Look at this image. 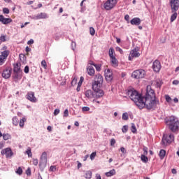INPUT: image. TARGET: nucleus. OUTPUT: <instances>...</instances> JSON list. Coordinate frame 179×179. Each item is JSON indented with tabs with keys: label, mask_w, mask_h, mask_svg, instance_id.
I'll use <instances>...</instances> for the list:
<instances>
[{
	"label": "nucleus",
	"mask_w": 179,
	"mask_h": 179,
	"mask_svg": "<svg viewBox=\"0 0 179 179\" xmlns=\"http://www.w3.org/2000/svg\"><path fill=\"white\" fill-rule=\"evenodd\" d=\"M127 94L139 110H143L145 108L147 110H155L157 106L160 105V101L156 98L155 90L152 89L148 90L144 96H142L134 88L127 90Z\"/></svg>",
	"instance_id": "f257e3e1"
},
{
	"label": "nucleus",
	"mask_w": 179,
	"mask_h": 179,
	"mask_svg": "<svg viewBox=\"0 0 179 179\" xmlns=\"http://www.w3.org/2000/svg\"><path fill=\"white\" fill-rule=\"evenodd\" d=\"M166 122L172 132H177L178 131L179 120L177 117L171 116Z\"/></svg>",
	"instance_id": "f03ea898"
},
{
	"label": "nucleus",
	"mask_w": 179,
	"mask_h": 179,
	"mask_svg": "<svg viewBox=\"0 0 179 179\" xmlns=\"http://www.w3.org/2000/svg\"><path fill=\"white\" fill-rule=\"evenodd\" d=\"M104 79L101 74H96L94 78V82L92 83V90H103L101 87L103 86V82Z\"/></svg>",
	"instance_id": "7ed1b4c3"
},
{
	"label": "nucleus",
	"mask_w": 179,
	"mask_h": 179,
	"mask_svg": "<svg viewBox=\"0 0 179 179\" xmlns=\"http://www.w3.org/2000/svg\"><path fill=\"white\" fill-rule=\"evenodd\" d=\"M93 90L94 92L92 91V90H87L85 92V96L87 97V99H100L104 96V91L95 90Z\"/></svg>",
	"instance_id": "20e7f679"
},
{
	"label": "nucleus",
	"mask_w": 179,
	"mask_h": 179,
	"mask_svg": "<svg viewBox=\"0 0 179 179\" xmlns=\"http://www.w3.org/2000/svg\"><path fill=\"white\" fill-rule=\"evenodd\" d=\"M173 141H174V134H171L169 136L167 134L163 135L162 143L164 146H169Z\"/></svg>",
	"instance_id": "39448f33"
},
{
	"label": "nucleus",
	"mask_w": 179,
	"mask_h": 179,
	"mask_svg": "<svg viewBox=\"0 0 179 179\" xmlns=\"http://www.w3.org/2000/svg\"><path fill=\"white\" fill-rule=\"evenodd\" d=\"M47 167V152H43L40 157L39 168L40 170L44 171V168Z\"/></svg>",
	"instance_id": "423d86ee"
},
{
	"label": "nucleus",
	"mask_w": 179,
	"mask_h": 179,
	"mask_svg": "<svg viewBox=\"0 0 179 179\" xmlns=\"http://www.w3.org/2000/svg\"><path fill=\"white\" fill-rule=\"evenodd\" d=\"M146 75V71L143 69H138L134 71L131 74V78L134 79H143Z\"/></svg>",
	"instance_id": "0eeeda50"
},
{
	"label": "nucleus",
	"mask_w": 179,
	"mask_h": 179,
	"mask_svg": "<svg viewBox=\"0 0 179 179\" xmlns=\"http://www.w3.org/2000/svg\"><path fill=\"white\" fill-rule=\"evenodd\" d=\"M114 79V75L113 74V71L111 69H108L105 70V80L107 83L111 84L113 83V80Z\"/></svg>",
	"instance_id": "6e6552de"
},
{
	"label": "nucleus",
	"mask_w": 179,
	"mask_h": 179,
	"mask_svg": "<svg viewBox=\"0 0 179 179\" xmlns=\"http://www.w3.org/2000/svg\"><path fill=\"white\" fill-rule=\"evenodd\" d=\"M117 5V0H107L104 3V8L106 10H111Z\"/></svg>",
	"instance_id": "1a4fd4ad"
},
{
	"label": "nucleus",
	"mask_w": 179,
	"mask_h": 179,
	"mask_svg": "<svg viewBox=\"0 0 179 179\" xmlns=\"http://www.w3.org/2000/svg\"><path fill=\"white\" fill-rule=\"evenodd\" d=\"M25 99L31 101V103H37V98L34 95V92L29 91L27 93Z\"/></svg>",
	"instance_id": "9d476101"
},
{
	"label": "nucleus",
	"mask_w": 179,
	"mask_h": 179,
	"mask_svg": "<svg viewBox=\"0 0 179 179\" xmlns=\"http://www.w3.org/2000/svg\"><path fill=\"white\" fill-rule=\"evenodd\" d=\"M170 6L171 8V12H177L179 8V0H170Z\"/></svg>",
	"instance_id": "9b49d317"
},
{
	"label": "nucleus",
	"mask_w": 179,
	"mask_h": 179,
	"mask_svg": "<svg viewBox=\"0 0 179 179\" xmlns=\"http://www.w3.org/2000/svg\"><path fill=\"white\" fill-rule=\"evenodd\" d=\"M12 75V67H6L5 70L3 71L2 78L4 79H9Z\"/></svg>",
	"instance_id": "f8f14e48"
},
{
	"label": "nucleus",
	"mask_w": 179,
	"mask_h": 179,
	"mask_svg": "<svg viewBox=\"0 0 179 179\" xmlns=\"http://www.w3.org/2000/svg\"><path fill=\"white\" fill-rule=\"evenodd\" d=\"M1 153L2 156L5 155L6 157L7 158L12 157V156H13V152L12 151V149L10 148L3 149Z\"/></svg>",
	"instance_id": "ddd939ff"
},
{
	"label": "nucleus",
	"mask_w": 179,
	"mask_h": 179,
	"mask_svg": "<svg viewBox=\"0 0 179 179\" xmlns=\"http://www.w3.org/2000/svg\"><path fill=\"white\" fill-rule=\"evenodd\" d=\"M152 69L154 72H160V69H162V64L159 60H155L152 64Z\"/></svg>",
	"instance_id": "4468645a"
},
{
	"label": "nucleus",
	"mask_w": 179,
	"mask_h": 179,
	"mask_svg": "<svg viewBox=\"0 0 179 179\" xmlns=\"http://www.w3.org/2000/svg\"><path fill=\"white\" fill-rule=\"evenodd\" d=\"M138 51H139V48H135L134 50H132L130 52L131 57L132 58H138L141 56V53H139Z\"/></svg>",
	"instance_id": "2eb2a0df"
},
{
	"label": "nucleus",
	"mask_w": 179,
	"mask_h": 179,
	"mask_svg": "<svg viewBox=\"0 0 179 179\" xmlns=\"http://www.w3.org/2000/svg\"><path fill=\"white\" fill-rule=\"evenodd\" d=\"M35 20H40V19H48V15L45 13H38L37 15L34 17Z\"/></svg>",
	"instance_id": "dca6fc26"
},
{
	"label": "nucleus",
	"mask_w": 179,
	"mask_h": 179,
	"mask_svg": "<svg viewBox=\"0 0 179 179\" xmlns=\"http://www.w3.org/2000/svg\"><path fill=\"white\" fill-rule=\"evenodd\" d=\"M0 22L3 24H9V23H12V20L10 18H6L3 15H0Z\"/></svg>",
	"instance_id": "f3484780"
},
{
	"label": "nucleus",
	"mask_w": 179,
	"mask_h": 179,
	"mask_svg": "<svg viewBox=\"0 0 179 179\" xmlns=\"http://www.w3.org/2000/svg\"><path fill=\"white\" fill-rule=\"evenodd\" d=\"M23 71H13V79H18L20 80L22 79Z\"/></svg>",
	"instance_id": "a211bd4d"
},
{
	"label": "nucleus",
	"mask_w": 179,
	"mask_h": 179,
	"mask_svg": "<svg viewBox=\"0 0 179 179\" xmlns=\"http://www.w3.org/2000/svg\"><path fill=\"white\" fill-rule=\"evenodd\" d=\"M141 18L139 17H134L131 20L130 23L133 24V26H139L141 24Z\"/></svg>",
	"instance_id": "6ab92c4d"
},
{
	"label": "nucleus",
	"mask_w": 179,
	"mask_h": 179,
	"mask_svg": "<svg viewBox=\"0 0 179 179\" xmlns=\"http://www.w3.org/2000/svg\"><path fill=\"white\" fill-rule=\"evenodd\" d=\"M87 73L88 75H90V76H94V68H93V66H89L87 67Z\"/></svg>",
	"instance_id": "aec40b11"
},
{
	"label": "nucleus",
	"mask_w": 179,
	"mask_h": 179,
	"mask_svg": "<svg viewBox=\"0 0 179 179\" xmlns=\"http://www.w3.org/2000/svg\"><path fill=\"white\" fill-rule=\"evenodd\" d=\"M22 69L20 68V63L17 62L13 64V72H19L21 71Z\"/></svg>",
	"instance_id": "412c9836"
},
{
	"label": "nucleus",
	"mask_w": 179,
	"mask_h": 179,
	"mask_svg": "<svg viewBox=\"0 0 179 179\" xmlns=\"http://www.w3.org/2000/svg\"><path fill=\"white\" fill-rule=\"evenodd\" d=\"M115 169H112L108 172H106L105 173V176H106V177H113V176H115Z\"/></svg>",
	"instance_id": "4be33fe9"
},
{
	"label": "nucleus",
	"mask_w": 179,
	"mask_h": 179,
	"mask_svg": "<svg viewBox=\"0 0 179 179\" xmlns=\"http://www.w3.org/2000/svg\"><path fill=\"white\" fill-rule=\"evenodd\" d=\"M9 53H10L9 50H4V51L1 52V56L6 59L8 58V57L9 56Z\"/></svg>",
	"instance_id": "5701e85b"
},
{
	"label": "nucleus",
	"mask_w": 179,
	"mask_h": 179,
	"mask_svg": "<svg viewBox=\"0 0 179 179\" xmlns=\"http://www.w3.org/2000/svg\"><path fill=\"white\" fill-rule=\"evenodd\" d=\"M159 156L161 160H163V159H164V156H166V150H160Z\"/></svg>",
	"instance_id": "b1692460"
},
{
	"label": "nucleus",
	"mask_w": 179,
	"mask_h": 179,
	"mask_svg": "<svg viewBox=\"0 0 179 179\" xmlns=\"http://www.w3.org/2000/svg\"><path fill=\"white\" fill-rule=\"evenodd\" d=\"M141 160L143 162V163H148V158L146 157V155H141Z\"/></svg>",
	"instance_id": "393cba45"
},
{
	"label": "nucleus",
	"mask_w": 179,
	"mask_h": 179,
	"mask_svg": "<svg viewBox=\"0 0 179 179\" xmlns=\"http://www.w3.org/2000/svg\"><path fill=\"white\" fill-rule=\"evenodd\" d=\"M172 13L173 14L171 16V22H174L177 19V11L172 12Z\"/></svg>",
	"instance_id": "a878e982"
},
{
	"label": "nucleus",
	"mask_w": 179,
	"mask_h": 179,
	"mask_svg": "<svg viewBox=\"0 0 179 179\" xmlns=\"http://www.w3.org/2000/svg\"><path fill=\"white\" fill-rule=\"evenodd\" d=\"M24 122H26V117H22L20 120V127L21 128H23V127H24Z\"/></svg>",
	"instance_id": "bb28decb"
},
{
	"label": "nucleus",
	"mask_w": 179,
	"mask_h": 179,
	"mask_svg": "<svg viewBox=\"0 0 179 179\" xmlns=\"http://www.w3.org/2000/svg\"><path fill=\"white\" fill-rule=\"evenodd\" d=\"M13 124L15 126L19 125V119H17V117L15 116L13 117Z\"/></svg>",
	"instance_id": "cd10ccee"
},
{
	"label": "nucleus",
	"mask_w": 179,
	"mask_h": 179,
	"mask_svg": "<svg viewBox=\"0 0 179 179\" xmlns=\"http://www.w3.org/2000/svg\"><path fill=\"white\" fill-rule=\"evenodd\" d=\"M6 41V35L1 34L0 36V45L2 43H5Z\"/></svg>",
	"instance_id": "c85d7f7f"
},
{
	"label": "nucleus",
	"mask_w": 179,
	"mask_h": 179,
	"mask_svg": "<svg viewBox=\"0 0 179 179\" xmlns=\"http://www.w3.org/2000/svg\"><path fill=\"white\" fill-rule=\"evenodd\" d=\"M114 52H115V51L114 50V48L111 47L109 49V57H114Z\"/></svg>",
	"instance_id": "c756f323"
},
{
	"label": "nucleus",
	"mask_w": 179,
	"mask_h": 179,
	"mask_svg": "<svg viewBox=\"0 0 179 179\" xmlns=\"http://www.w3.org/2000/svg\"><path fill=\"white\" fill-rule=\"evenodd\" d=\"M16 174H18V176H22L23 174V169L22 167H18V169L15 171Z\"/></svg>",
	"instance_id": "7c9ffc66"
},
{
	"label": "nucleus",
	"mask_w": 179,
	"mask_h": 179,
	"mask_svg": "<svg viewBox=\"0 0 179 179\" xmlns=\"http://www.w3.org/2000/svg\"><path fill=\"white\" fill-rule=\"evenodd\" d=\"M110 58L111 63L113 65H117V59L115 58V56H112Z\"/></svg>",
	"instance_id": "2f4dec72"
},
{
	"label": "nucleus",
	"mask_w": 179,
	"mask_h": 179,
	"mask_svg": "<svg viewBox=\"0 0 179 179\" xmlns=\"http://www.w3.org/2000/svg\"><path fill=\"white\" fill-rule=\"evenodd\" d=\"M85 178L90 179L92 178V172L90 171H87L85 173Z\"/></svg>",
	"instance_id": "473e14b6"
},
{
	"label": "nucleus",
	"mask_w": 179,
	"mask_h": 179,
	"mask_svg": "<svg viewBox=\"0 0 179 179\" xmlns=\"http://www.w3.org/2000/svg\"><path fill=\"white\" fill-rule=\"evenodd\" d=\"M131 131L133 134H136V126H135L134 123L131 124Z\"/></svg>",
	"instance_id": "72a5a7b5"
},
{
	"label": "nucleus",
	"mask_w": 179,
	"mask_h": 179,
	"mask_svg": "<svg viewBox=\"0 0 179 179\" xmlns=\"http://www.w3.org/2000/svg\"><path fill=\"white\" fill-rule=\"evenodd\" d=\"M3 138L4 141H8V139H10V135L9 134H3Z\"/></svg>",
	"instance_id": "f704fd0d"
},
{
	"label": "nucleus",
	"mask_w": 179,
	"mask_h": 179,
	"mask_svg": "<svg viewBox=\"0 0 179 179\" xmlns=\"http://www.w3.org/2000/svg\"><path fill=\"white\" fill-rule=\"evenodd\" d=\"M122 131L123 132V134H127V132H128V125L123 126Z\"/></svg>",
	"instance_id": "c9c22d12"
},
{
	"label": "nucleus",
	"mask_w": 179,
	"mask_h": 179,
	"mask_svg": "<svg viewBox=\"0 0 179 179\" xmlns=\"http://www.w3.org/2000/svg\"><path fill=\"white\" fill-rule=\"evenodd\" d=\"M6 59H5V57H3V56L0 55V66L3 65V64L5 63V60Z\"/></svg>",
	"instance_id": "e433bc0d"
},
{
	"label": "nucleus",
	"mask_w": 179,
	"mask_h": 179,
	"mask_svg": "<svg viewBox=\"0 0 179 179\" xmlns=\"http://www.w3.org/2000/svg\"><path fill=\"white\" fill-rule=\"evenodd\" d=\"M122 120H124V121H127L128 120L129 116L127 113H124L122 116Z\"/></svg>",
	"instance_id": "4c0bfd02"
},
{
	"label": "nucleus",
	"mask_w": 179,
	"mask_h": 179,
	"mask_svg": "<svg viewBox=\"0 0 179 179\" xmlns=\"http://www.w3.org/2000/svg\"><path fill=\"white\" fill-rule=\"evenodd\" d=\"M96 33V30H94V28L93 27H90V34H91V36H94Z\"/></svg>",
	"instance_id": "58836bf2"
},
{
	"label": "nucleus",
	"mask_w": 179,
	"mask_h": 179,
	"mask_svg": "<svg viewBox=\"0 0 179 179\" xmlns=\"http://www.w3.org/2000/svg\"><path fill=\"white\" fill-rule=\"evenodd\" d=\"M94 66H95L96 71H97L98 72H100V71H101V65L95 64Z\"/></svg>",
	"instance_id": "ea45409f"
},
{
	"label": "nucleus",
	"mask_w": 179,
	"mask_h": 179,
	"mask_svg": "<svg viewBox=\"0 0 179 179\" xmlns=\"http://www.w3.org/2000/svg\"><path fill=\"white\" fill-rule=\"evenodd\" d=\"M83 80H85V78L83 76H81L78 83V86H82V83H83Z\"/></svg>",
	"instance_id": "a19ab883"
},
{
	"label": "nucleus",
	"mask_w": 179,
	"mask_h": 179,
	"mask_svg": "<svg viewBox=\"0 0 179 179\" xmlns=\"http://www.w3.org/2000/svg\"><path fill=\"white\" fill-rule=\"evenodd\" d=\"M26 153L28 155L29 157H31V156H33V154L31 153V149H28L26 151Z\"/></svg>",
	"instance_id": "79ce46f5"
},
{
	"label": "nucleus",
	"mask_w": 179,
	"mask_h": 179,
	"mask_svg": "<svg viewBox=\"0 0 179 179\" xmlns=\"http://www.w3.org/2000/svg\"><path fill=\"white\" fill-rule=\"evenodd\" d=\"M41 65L45 69H47V62L45 60H42Z\"/></svg>",
	"instance_id": "37998d69"
},
{
	"label": "nucleus",
	"mask_w": 179,
	"mask_h": 179,
	"mask_svg": "<svg viewBox=\"0 0 179 179\" xmlns=\"http://www.w3.org/2000/svg\"><path fill=\"white\" fill-rule=\"evenodd\" d=\"M3 13L6 15H9V8H3Z\"/></svg>",
	"instance_id": "c03bdc74"
},
{
	"label": "nucleus",
	"mask_w": 179,
	"mask_h": 179,
	"mask_svg": "<svg viewBox=\"0 0 179 179\" xmlns=\"http://www.w3.org/2000/svg\"><path fill=\"white\" fill-rule=\"evenodd\" d=\"M165 100L167 101V103H170L171 101V97H170L169 95H165Z\"/></svg>",
	"instance_id": "a18cd8bd"
},
{
	"label": "nucleus",
	"mask_w": 179,
	"mask_h": 179,
	"mask_svg": "<svg viewBox=\"0 0 179 179\" xmlns=\"http://www.w3.org/2000/svg\"><path fill=\"white\" fill-rule=\"evenodd\" d=\"M96 152H92L91 155H90V159L91 160H94V157H96Z\"/></svg>",
	"instance_id": "49530a36"
},
{
	"label": "nucleus",
	"mask_w": 179,
	"mask_h": 179,
	"mask_svg": "<svg viewBox=\"0 0 179 179\" xmlns=\"http://www.w3.org/2000/svg\"><path fill=\"white\" fill-rule=\"evenodd\" d=\"M29 71H30V69L29 68V66H25L24 69V73H29Z\"/></svg>",
	"instance_id": "de8ad7c7"
},
{
	"label": "nucleus",
	"mask_w": 179,
	"mask_h": 179,
	"mask_svg": "<svg viewBox=\"0 0 179 179\" xmlns=\"http://www.w3.org/2000/svg\"><path fill=\"white\" fill-rule=\"evenodd\" d=\"M155 86L156 87H162V81L160 80L157 81Z\"/></svg>",
	"instance_id": "09e8293b"
},
{
	"label": "nucleus",
	"mask_w": 179,
	"mask_h": 179,
	"mask_svg": "<svg viewBox=\"0 0 179 179\" xmlns=\"http://www.w3.org/2000/svg\"><path fill=\"white\" fill-rule=\"evenodd\" d=\"M77 80L76 78H73V80H71V86H75L76 85Z\"/></svg>",
	"instance_id": "8fccbe9b"
},
{
	"label": "nucleus",
	"mask_w": 179,
	"mask_h": 179,
	"mask_svg": "<svg viewBox=\"0 0 179 179\" xmlns=\"http://www.w3.org/2000/svg\"><path fill=\"white\" fill-rule=\"evenodd\" d=\"M75 48H76V43L72 42L71 43V49L73 50V51H75Z\"/></svg>",
	"instance_id": "3c124183"
},
{
	"label": "nucleus",
	"mask_w": 179,
	"mask_h": 179,
	"mask_svg": "<svg viewBox=\"0 0 179 179\" xmlns=\"http://www.w3.org/2000/svg\"><path fill=\"white\" fill-rule=\"evenodd\" d=\"M90 110V108H89L88 106H84L82 108V111L85 112V111H89Z\"/></svg>",
	"instance_id": "603ef678"
},
{
	"label": "nucleus",
	"mask_w": 179,
	"mask_h": 179,
	"mask_svg": "<svg viewBox=\"0 0 179 179\" xmlns=\"http://www.w3.org/2000/svg\"><path fill=\"white\" fill-rule=\"evenodd\" d=\"M27 176H31V169L30 168H28L27 171H26Z\"/></svg>",
	"instance_id": "864d4df0"
},
{
	"label": "nucleus",
	"mask_w": 179,
	"mask_h": 179,
	"mask_svg": "<svg viewBox=\"0 0 179 179\" xmlns=\"http://www.w3.org/2000/svg\"><path fill=\"white\" fill-rule=\"evenodd\" d=\"M55 170H57V167L55 166H51L50 167V171L54 172V171H55Z\"/></svg>",
	"instance_id": "5fc2aeb1"
},
{
	"label": "nucleus",
	"mask_w": 179,
	"mask_h": 179,
	"mask_svg": "<svg viewBox=\"0 0 179 179\" xmlns=\"http://www.w3.org/2000/svg\"><path fill=\"white\" fill-rule=\"evenodd\" d=\"M33 164L34 166H37V164H38V159H33Z\"/></svg>",
	"instance_id": "6e6d98bb"
},
{
	"label": "nucleus",
	"mask_w": 179,
	"mask_h": 179,
	"mask_svg": "<svg viewBox=\"0 0 179 179\" xmlns=\"http://www.w3.org/2000/svg\"><path fill=\"white\" fill-rule=\"evenodd\" d=\"M69 115V110H68V109H66L64 110V117H68Z\"/></svg>",
	"instance_id": "4d7b16f0"
},
{
	"label": "nucleus",
	"mask_w": 179,
	"mask_h": 179,
	"mask_svg": "<svg viewBox=\"0 0 179 179\" xmlns=\"http://www.w3.org/2000/svg\"><path fill=\"white\" fill-rule=\"evenodd\" d=\"M114 145H115V139L112 138L110 140V146H114Z\"/></svg>",
	"instance_id": "13d9d810"
},
{
	"label": "nucleus",
	"mask_w": 179,
	"mask_h": 179,
	"mask_svg": "<svg viewBox=\"0 0 179 179\" xmlns=\"http://www.w3.org/2000/svg\"><path fill=\"white\" fill-rule=\"evenodd\" d=\"M124 20L126 22H127L128 23H129V15H126L124 16Z\"/></svg>",
	"instance_id": "bf43d9fd"
},
{
	"label": "nucleus",
	"mask_w": 179,
	"mask_h": 179,
	"mask_svg": "<svg viewBox=\"0 0 179 179\" xmlns=\"http://www.w3.org/2000/svg\"><path fill=\"white\" fill-rule=\"evenodd\" d=\"M116 50H117V51H119V52H120V54H123L124 53V51L120 47H117Z\"/></svg>",
	"instance_id": "052dcab7"
},
{
	"label": "nucleus",
	"mask_w": 179,
	"mask_h": 179,
	"mask_svg": "<svg viewBox=\"0 0 179 179\" xmlns=\"http://www.w3.org/2000/svg\"><path fill=\"white\" fill-rule=\"evenodd\" d=\"M143 150L144 152V155H148V147H143Z\"/></svg>",
	"instance_id": "680f3d73"
},
{
	"label": "nucleus",
	"mask_w": 179,
	"mask_h": 179,
	"mask_svg": "<svg viewBox=\"0 0 179 179\" xmlns=\"http://www.w3.org/2000/svg\"><path fill=\"white\" fill-rule=\"evenodd\" d=\"M59 114V109H55L54 110V115H58Z\"/></svg>",
	"instance_id": "e2e57ef3"
},
{
	"label": "nucleus",
	"mask_w": 179,
	"mask_h": 179,
	"mask_svg": "<svg viewBox=\"0 0 179 179\" xmlns=\"http://www.w3.org/2000/svg\"><path fill=\"white\" fill-rule=\"evenodd\" d=\"M34 41L33 39H30L29 41H28L27 44L30 45V44H34Z\"/></svg>",
	"instance_id": "0e129e2a"
},
{
	"label": "nucleus",
	"mask_w": 179,
	"mask_h": 179,
	"mask_svg": "<svg viewBox=\"0 0 179 179\" xmlns=\"http://www.w3.org/2000/svg\"><path fill=\"white\" fill-rule=\"evenodd\" d=\"M86 10V6L81 7L80 12H85Z\"/></svg>",
	"instance_id": "69168bd1"
},
{
	"label": "nucleus",
	"mask_w": 179,
	"mask_h": 179,
	"mask_svg": "<svg viewBox=\"0 0 179 179\" xmlns=\"http://www.w3.org/2000/svg\"><path fill=\"white\" fill-rule=\"evenodd\" d=\"M172 83H173V85H177L179 84V81H178V80H175L173 81Z\"/></svg>",
	"instance_id": "338daca9"
},
{
	"label": "nucleus",
	"mask_w": 179,
	"mask_h": 179,
	"mask_svg": "<svg viewBox=\"0 0 179 179\" xmlns=\"http://www.w3.org/2000/svg\"><path fill=\"white\" fill-rule=\"evenodd\" d=\"M120 150H121L122 153H125L127 152V150H125V148L124 147H122L120 148Z\"/></svg>",
	"instance_id": "774afa93"
}]
</instances>
